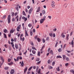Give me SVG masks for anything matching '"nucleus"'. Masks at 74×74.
Returning <instances> with one entry per match:
<instances>
[{"mask_svg": "<svg viewBox=\"0 0 74 74\" xmlns=\"http://www.w3.org/2000/svg\"><path fill=\"white\" fill-rule=\"evenodd\" d=\"M11 19V16L10 15H9L8 16V23H10Z\"/></svg>", "mask_w": 74, "mask_h": 74, "instance_id": "obj_1", "label": "nucleus"}, {"mask_svg": "<svg viewBox=\"0 0 74 74\" xmlns=\"http://www.w3.org/2000/svg\"><path fill=\"white\" fill-rule=\"evenodd\" d=\"M21 25H20L18 27H17L16 30L18 32H19V30L21 29Z\"/></svg>", "mask_w": 74, "mask_h": 74, "instance_id": "obj_2", "label": "nucleus"}, {"mask_svg": "<svg viewBox=\"0 0 74 74\" xmlns=\"http://www.w3.org/2000/svg\"><path fill=\"white\" fill-rule=\"evenodd\" d=\"M33 8H32L30 9L29 10V14H30L32 13V12H33Z\"/></svg>", "mask_w": 74, "mask_h": 74, "instance_id": "obj_3", "label": "nucleus"}, {"mask_svg": "<svg viewBox=\"0 0 74 74\" xmlns=\"http://www.w3.org/2000/svg\"><path fill=\"white\" fill-rule=\"evenodd\" d=\"M22 19L24 20L25 22H26L27 20V18H26L25 16H23L22 17Z\"/></svg>", "mask_w": 74, "mask_h": 74, "instance_id": "obj_4", "label": "nucleus"}, {"mask_svg": "<svg viewBox=\"0 0 74 74\" xmlns=\"http://www.w3.org/2000/svg\"><path fill=\"white\" fill-rule=\"evenodd\" d=\"M15 73V71H14V69H12L11 70V72H10V73L11 74H14Z\"/></svg>", "mask_w": 74, "mask_h": 74, "instance_id": "obj_5", "label": "nucleus"}, {"mask_svg": "<svg viewBox=\"0 0 74 74\" xmlns=\"http://www.w3.org/2000/svg\"><path fill=\"white\" fill-rule=\"evenodd\" d=\"M27 67H26L24 69V74H25V73H26V72L27 71Z\"/></svg>", "mask_w": 74, "mask_h": 74, "instance_id": "obj_6", "label": "nucleus"}, {"mask_svg": "<svg viewBox=\"0 0 74 74\" xmlns=\"http://www.w3.org/2000/svg\"><path fill=\"white\" fill-rule=\"evenodd\" d=\"M13 42H11V46H12V47L14 49H15V47H14V45L13 44Z\"/></svg>", "mask_w": 74, "mask_h": 74, "instance_id": "obj_7", "label": "nucleus"}, {"mask_svg": "<svg viewBox=\"0 0 74 74\" xmlns=\"http://www.w3.org/2000/svg\"><path fill=\"white\" fill-rule=\"evenodd\" d=\"M0 58L1 59V60L2 61V62L3 63L4 62V60L3 59V57L2 56H0Z\"/></svg>", "mask_w": 74, "mask_h": 74, "instance_id": "obj_8", "label": "nucleus"}, {"mask_svg": "<svg viewBox=\"0 0 74 74\" xmlns=\"http://www.w3.org/2000/svg\"><path fill=\"white\" fill-rule=\"evenodd\" d=\"M44 20L43 19H42V18L40 20V24H42V23H44Z\"/></svg>", "mask_w": 74, "mask_h": 74, "instance_id": "obj_9", "label": "nucleus"}, {"mask_svg": "<svg viewBox=\"0 0 74 74\" xmlns=\"http://www.w3.org/2000/svg\"><path fill=\"white\" fill-rule=\"evenodd\" d=\"M15 19L17 20V22H18V20H19V16H17L15 18Z\"/></svg>", "mask_w": 74, "mask_h": 74, "instance_id": "obj_10", "label": "nucleus"}, {"mask_svg": "<svg viewBox=\"0 0 74 74\" xmlns=\"http://www.w3.org/2000/svg\"><path fill=\"white\" fill-rule=\"evenodd\" d=\"M49 53H50L51 55H53V51L52 50H51L49 52Z\"/></svg>", "mask_w": 74, "mask_h": 74, "instance_id": "obj_11", "label": "nucleus"}, {"mask_svg": "<svg viewBox=\"0 0 74 74\" xmlns=\"http://www.w3.org/2000/svg\"><path fill=\"white\" fill-rule=\"evenodd\" d=\"M40 7H39L38 8L37 10L36 11V12H40Z\"/></svg>", "mask_w": 74, "mask_h": 74, "instance_id": "obj_12", "label": "nucleus"}, {"mask_svg": "<svg viewBox=\"0 0 74 74\" xmlns=\"http://www.w3.org/2000/svg\"><path fill=\"white\" fill-rule=\"evenodd\" d=\"M25 36H29L28 34H27V31L26 30H25Z\"/></svg>", "mask_w": 74, "mask_h": 74, "instance_id": "obj_13", "label": "nucleus"}, {"mask_svg": "<svg viewBox=\"0 0 74 74\" xmlns=\"http://www.w3.org/2000/svg\"><path fill=\"white\" fill-rule=\"evenodd\" d=\"M15 47L16 48V49H18V45L16 44L15 45Z\"/></svg>", "mask_w": 74, "mask_h": 74, "instance_id": "obj_14", "label": "nucleus"}, {"mask_svg": "<svg viewBox=\"0 0 74 74\" xmlns=\"http://www.w3.org/2000/svg\"><path fill=\"white\" fill-rule=\"evenodd\" d=\"M14 29L12 28V29H10V33L11 34V33H13L14 32V30H13Z\"/></svg>", "mask_w": 74, "mask_h": 74, "instance_id": "obj_15", "label": "nucleus"}, {"mask_svg": "<svg viewBox=\"0 0 74 74\" xmlns=\"http://www.w3.org/2000/svg\"><path fill=\"white\" fill-rule=\"evenodd\" d=\"M14 64V62H10V63H9L8 64V65H9L10 66H11V65H12Z\"/></svg>", "mask_w": 74, "mask_h": 74, "instance_id": "obj_16", "label": "nucleus"}, {"mask_svg": "<svg viewBox=\"0 0 74 74\" xmlns=\"http://www.w3.org/2000/svg\"><path fill=\"white\" fill-rule=\"evenodd\" d=\"M32 52L33 54H35L36 53V51L34 50H32Z\"/></svg>", "mask_w": 74, "mask_h": 74, "instance_id": "obj_17", "label": "nucleus"}, {"mask_svg": "<svg viewBox=\"0 0 74 74\" xmlns=\"http://www.w3.org/2000/svg\"><path fill=\"white\" fill-rule=\"evenodd\" d=\"M62 57L63 58V60H65V59H66V56L65 55H62Z\"/></svg>", "mask_w": 74, "mask_h": 74, "instance_id": "obj_18", "label": "nucleus"}, {"mask_svg": "<svg viewBox=\"0 0 74 74\" xmlns=\"http://www.w3.org/2000/svg\"><path fill=\"white\" fill-rule=\"evenodd\" d=\"M47 62L48 64H51V63H52V62L50 60H49L47 61Z\"/></svg>", "mask_w": 74, "mask_h": 74, "instance_id": "obj_19", "label": "nucleus"}, {"mask_svg": "<svg viewBox=\"0 0 74 74\" xmlns=\"http://www.w3.org/2000/svg\"><path fill=\"white\" fill-rule=\"evenodd\" d=\"M57 71H60V67L58 66V68L56 69Z\"/></svg>", "mask_w": 74, "mask_h": 74, "instance_id": "obj_20", "label": "nucleus"}, {"mask_svg": "<svg viewBox=\"0 0 74 74\" xmlns=\"http://www.w3.org/2000/svg\"><path fill=\"white\" fill-rule=\"evenodd\" d=\"M38 74H40L41 73V69H39L37 72Z\"/></svg>", "mask_w": 74, "mask_h": 74, "instance_id": "obj_21", "label": "nucleus"}, {"mask_svg": "<svg viewBox=\"0 0 74 74\" xmlns=\"http://www.w3.org/2000/svg\"><path fill=\"white\" fill-rule=\"evenodd\" d=\"M40 61V58H36V62H38V61Z\"/></svg>", "mask_w": 74, "mask_h": 74, "instance_id": "obj_22", "label": "nucleus"}, {"mask_svg": "<svg viewBox=\"0 0 74 74\" xmlns=\"http://www.w3.org/2000/svg\"><path fill=\"white\" fill-rule=\"evenodd\" d=\"M58 51L59 52H61L62 51V49L61 48H60L58 50Z\"/></svg>", "mask_w": 74, "mask_h": 74, "instance_id": "obj_23", "label": "nucleus"}, {"mask_svg": "<svg viewBox=\"0 0 74 74\" xmlns=\"http://www.w3.org/2000/svg\"><path fill=\"white\" fill-rule=\"evenodd\" d=\"M48 67L49 69H53V67H52L50 65H49L48 66Z\"/></svg>", "mask_w": 74, "mask_h": 74, "instance_id": "obj_24", "label": "nucleus"}, {"mask_svg": "<svg viewBox=\"0 0 74 74\" xmlns=\"http://www.w3.org/2000/svg\"><path fill=\"white\" fill-rule=\"evenodd\" d=\"M51 5L52 8H55V5L54 4H52V3H51Z\"/></svg>", "mask_w": 74, "mask_h": 74, "instance_id": "obj_25", "label": "nucleus"}, {"mask_svg": "<svg viewBox=\"0 0 74 74\" xmlns=\"http://www.w3.org/2000/svg\"><path fill=\"white\" fill-rule=\"evenodd\" d=\"M21 65L22 67H23V66H24V64H23V61H22V63L21 64Z\"/></svg>", "mask_w": 74, "mask_h": 74, "instance_id": "obj_26", "label": "nucleus"}, {"mask_svg": "<svg viewBox=\"0 0 74 74\" xmlns=\"http://www.w3.org/2000/svg\"><path fill=\"white\" fill-rule=\"evenodd\" d=\"M70 72H71V73H72L73 74H74V71L72 70L71 69L70 70Z\"/></svg>", "mask_w": 74, "mask_h": 74, "instance_id": "obj_27", "label": "nucleus"}, {"mask_svg": "<svg viewBox=\"0 0 74 74\" xmlns=\"http://www.w3.org/2000/svg\"><path fill=\"white\" fill-rule=\"evenodd\" d=\"M30 36H32V35H33V31H30Z\"/></svg>", "mask_w": 74, "mask_h": 74, "instance_id": "obj_28", "label": "nucleus"}, {"mask_svg": "<svg viewBox=\"0 0 74 74\" xmlns=\"http://www.w3.org/2000/svg\"><path fill=\"white\" fill-rule=\"evenodd\" d=\"M23 15H24V16H26V13H25V12L24 11H23Z\"/></svg>", "mask_w": 74, "mask_h": 74, "instance_id": "obj_29", "label": "nucleus"}, {"mask_svg": "<svg viewBox=\"0 0 74 74\" xmlns=\"http://www.w3.org/2000/svg\"><path fill=\"white\" fill-rule=\"evenodd\" d=\"M69 34H67V36L66 37V40H69Z\"/></svg>", "mask_w": 74, "mask_h": 74, "instance_id": "obj_30", "label": "nucleus"}, {"mask_svg": "<svg viewBox=\"0 0 74 74\" xmlns=\"http://www.w3.org/2000/svg\"><path fill=\"white\" fill-rule=\"evenodd\" d=\"M52 36L53 37H55L56 35H55V33H53L52 34Z\"/></svg>", "mask_w": 74, "mask_h": 74, "instance_id": "obj_31", "label": "nucleus"}, {"mask_svg": "<svg viewBox=\"0 0 74 74\" xmlns=\"http://www.w3.org/2000/svg\"><path fill=\"white\" fill-rule=\"evenodd\" d=\"M28 26L29 27H31L32 26V25L30 24H29L28 25Z\"/></svg>", "mask_w": 74, "mask_h": 74, "instance_id": "obj_32", "label": "nucleus"}, {"mask_svg": "<svg viewBox=\"0 0 74 74\" xmlns=\"http://www.w3.org/2000/svg\"><path fill=\"white\" fill-rule=\"evenodd\" d=\"M33 68V66H32L30 67L28 69V71H30L31 70V69Z\"/></svg>", "mask_w": 74, "mask_h": 74, "instance_id": "obj_33", "label": "nucleus"}, {"mask_svg": "<svg viewBox=\"0 0 74 74\" xmlns=\"http://www.w3.org/2000/svg\"><path fill=\"white\" fill-rule=\"evenodd\" d=\"M22 16H20V17L19 18V21H21V19H22Z\"/></svg>", "mask_w": 74, "mask_h": 74, "instance_id": "obj_34", "label": "nucleus"}, {"mask_svg": "<svg viewBox=\"0 0 74 74\" xmlns=\"http://www.w3.org/2000/svg\"><path fill=\"white\" fill-rule=\"evenodd\" d=\"M37 39L38 42H40V41H41V39H40V38H38Z\"/></svg>", "mask_w": 74, "mask_h": 74, "instance_id": "obj_35", "label": "nucleus"}, {"mask_svg": "<svg viewBox=\"0 0 74 74\" xmlns=\"http://www.w3.org/2000/svg\"><path fill=\"white\" fill-rule=\"evenodd\" d=\"M73 44H74V42H73V40H72L71 42V44L72 45V47H73Z\"/></svg>", "mask_w": 74, "mask_h": 74, "instance_id": "obj_36", "label": "nucleus"}, {"mask_svg": "<svg viewBox=\"0 0 74 74\" xmlns=\"http://www.w3.org/2000/svg\"><path fill=\"white\" fill-rule=\"evenodd\" d=\"M45 18H46V16H43V18H42V19H43V20H44L45 21Z\"/></svg>", "mask_w": 74, "mask_h": 74, "instance_id": "obj_37", "label": "nucleus"}, {"mask_svg": "<svg viewBox=\"0 0 74 74\" xmlns=\"http://www.w3.org/2000/svg\"><path fill=\"white\" fill-rule=\"evenodd\" d=\"M32 49H34L35 50L37 51V49H36L35 47H32Z\"/></svg>", "mask_w": 74, "mask_h": 74, "instance_id": "obj_38", "label": "nucleus"}, {"mask_svg": "<svg viewBox=\"0 0 74 74\" xmlns=\"http://www.w3.org/2000/svg\"><path fill=\"white\" fill-rule=\"evenodd\" d=\"M7 30L6 29H5L3 31V32L5 33H7Z\"/></svg>", "mask_w": 74, "mask_h": 74, "instance_id": "obj_39", "label": "nucleus"}, {"mask_svg": "<svg viewBox=\"0 0 74 74\" xmlns=\"http://www.w3.org/2000/svg\"><path fill=\"white\" fill-rule=\"evenodd\" d=\"M40 63H41V61H40L39 62L36 63V64H37V65H38V64H40Z\"/></svg>", "mask_w": 74, "mask_h": 74, "instance_id": "obj_40", "label": "nucleus"}, {"mask_svg": "<svg viewBox=\"0 0 74 74\" xmlns=\"http://www.w3.org/2000/svg\"><path fill=\"white\" fill-rule=\"evenodd\" d=\"M42 13L43 14H45V10H43L42 11Z\"/></svg>", "mask_w": 74, "mask_h": 74, "instance_id": "obj_41", "label": "nucleus"}, {"mask_svg": "<svg viewBox=\"0 0 74 74\" xmlns=\"http://www.w3.org/2000/svg\"><path fill=\"white\" fill-rule=\"evenodd\" d=\"M55 62H53L52 63V65L53 66H54V65H55Z\"/></svg>", "mask_w": 74, "mask_h": 74, "instance_id": "obj_42", "label": "nucleus"}, {"mask_svg": "<svg viewBox=\"0 0 74 74\" xmlns=\"http://www.w3.org/2000/svg\"><path fill=\"white\" fill-rule=\"evenodd\" d=\"M57 58H62V57H61V56H57Z\"/></svg>", "mask_w": 74, "mask_h": 74, "instance_id": "obj_43", "label": "nucleus"}, {"mask_svg": "<svg viewBox=\"0 0 74 74\" xmlns=\"http://www.w3.org/2000/svg\"><path fill=\"white\" fill-rule=\"evenodd\" d=\"M22 26H23V30H24V29H25V26H24V23H22Z\"/></svg>", "mask_w": 74, "mask_h": 74, "instance_id": "obj_44", "label": "nucleus"}, {"mask_svg": "<svg viewBox=\"0 0 74 74\" xmlns=\"http://www.w3.org/2000/svg\"><path fill=\"white\" fill-rule=\"evenodd\" d=\"M38 56H40V51L38 52Z\"/></svg>", "mask_w": 74, "mask_h": 74, "instance_id": "obj_45", "label": "nucleus"}, {"mask_svg": "<svg viewBox=\"0 0 74 74\" xmlns=\"http://www.w3.org/2000/svg\"><path fill=\"white\" fill-rule=\"evenodd\" d=\"M11 33H9V34H8V36L9 37H11Z\"/></svg>", "mask_w": 74, "mask_h": 74, "instance_id": "obj_46", "label": "nucleus"}, {"mask_svg": "<svg viewBox=\"0 0 74 74\" xmlns=\"http://www.w3.org/2000/svg\"><path fill=\"white\" fill-rule=\"evenodd\" d=\"M44 48H45V46L43 45L41 49V51H42V50L43 49H44Z\"/></svg>", "mask_w": 74, "mask_h": 74, "instance_id": "obj_47", "label": "nucleus"}, {"mask_svg": "<svg viewBox=\"0 0 74 74\" xmlns=\"http://www.w3.org/2000/svg\"><path fill=\"white\" fill-rule=\"evenodd\" d=\"M42 42L43 43H45V39H44L43 38L42 39Z\"/></svg>", "mask_w": 74, "mask_h": 74, "instance_id": "obj_48", "label": "nucleus"}, {"mask_svg": "<svg viewBox=\"0 0 74 74\" xmlns=\"http://www.w3.org/2000/svg\"><path fill=\"white\" fill-rule=\"evenodd\" d=\"M4 38H7V35L5 33L4 34Z\"/></svg>", "mask_w": 74, "mask_h": 74, "instance_id": "obj_49", "label": "nucleus"}, {"mask_svg": "<svg viewBox=\"0 0 74 74\" xmlns=\"http://www.w3.org/2000/svg\"><path fill=\"white\" fill-rule=\"evenodd\" d=\"M12 16H14V15H15V14L14 13V12H12Z\"/></svg>", "mask_w": 74, "mask_h": 74, "instance_id": "obj_50", "label": "nucleus"}, {"mask_svg": "<svg viewBox=\"0 0 74 74\" xmlns=\"http://www.w3.org/2000/svg\"><path fill=\"white\" fill-rule=\"evenodd\" d=\"M49 35L50 37H52V33H50L49 34Z\"/></svg>", "mask_w": 74, "mask_h": 74, "instance_id": "obj_51", "label": "nucleus"}, {"mask_svg": "<svg viewBox=\"0 0 74 74\" xmlns=\"http://www.w3.org/2000/svg\"><path fill=\"white\" fill-rule=\"evenodd\" d=\"M9 69V67H5V68L4 69L5 70H8Z\"/></svg>", "mask_w": 74, "mask_h": 74, "instance_id": "obj_52", "label": "nucleus"}, {"mask_svg": "<svg viewBox=\"0 0 74 74\" xmlns=\"http://www.w3.org/2000/svg\"><path fill=\"white\" fill-rule=\"evenodd\" d=\"M31 44L32 45V46H33L34 45V43H33V42H31Z\"/></svg>", "mask_w": 74, "mask_h": 74, "instance_id": "obj_53", "label": "nucleus"}, {"mask_svg": "<svg viewBox=\"0 0 74 74\" xmlns=\"http://www.w3.org/2000/svg\"><path fill=\"white\" fill-rule=\"evenodd\" d=\"M38 66H37L36 69V72H37V71H38Z\"/></svg>", "mask_w": 74, "mask_h": 74, "instance_id": "obj_54", "label": "nucleus"}, {"mask_svg": "<svg viewBox=\"0 0 74 74\" xmlns=\"http://www.w3.org/2000/svg\"><path fill=\"white\" fill-rule=\"evenodd\" d=\"M49 37H47V38H46V41H48L49 40Z\"/></svg>", "mask_w": 74, "mask_h": 74, "instance_id": "obj_55", "label": "nucleus"}, {"mask_svg": "<svg viewBox=\"0 0 74 74\" xmlns=\"http://www.w3.org/2000/svg\"><path fill=\"white\" fill-rule=\"evenodd\" d=\"M12 22H14L15 21V18H13L12 19Z\"/></svg>", "mask_w": 74, "mask_h": 74, "instance_id": "obj_56", "label": "nucleus"}, {"mask_svg": "<svg viewBox=\"0 0 74 74\" xmlns=\"http://www.w3.org/2000/svg\"><path fill=\"white\" fill-rule=\"evenodd\" d=\"M11 59H8V62H11Z\"/></svg>", "mask_w": 74, "mask_h": 74, "instance_id": "obj_57", "label": "nucleus"}, {"mask_svg": "<svg viewBox=\"0 0 74 74\" xmlns=\"http://www.w3.org/2000/svg\"><path fill=\"white\" fill-rule=\"evenodd\" d=\"M59 44V43L58 42H57L56 43V45L55 46V47H56L57 46V45Z\"/></svg>", "mask_w": 74, "mask_h": 74, "instance_id": "obj_58", "label": "nucleus"}, {"mask_svg": "<svg viewBox=\"0 0 74 74\" xmlns=\"http://www.w3.org/2000/svg\"><path fill=\"white\" fill-rule=\"evenodd\" d=\"M50 50H51V48H49L48 49L47 52H49L50 51Z\"/></svg>", "mask_w": 74, "mask_h": 74, "instance_id": "obj_59", "label": "nucleus"}, {"mask_svg": "<svg viewBox=\"0 0 74 74\" xmlns=\"http://www.w3.org/2000/svg\"><path fill=\"white\" fill-rule=\"evenodd\" d=\"M14 42H16V38H14Z\"/></svg>", "mask_w": 74, "mask_h": 74, "instance_id": "obj_60", "label": "nucleus"}, {"mask_svg": "<svg viewBox=\"0 0 74 74\" xmlns=\"http://www.w3.org/2000/svg\"><path fill=\"white\" fill-rule=\"evenodd\" d=\"M19 59L20 60H21V59H22V58L21 56H20L19 57Z\"/></svg>", "mask_w": 74, "mask_h": 74, "instance_id": "obj_61", "label": "nucleus"}, {"mask_svg": "<svg viewBox=\"0 0 74 74\" xmlns=\"http://www.w3.org/2000/svg\"><path fill=\"white\" fill-rule=\"evenodd\" d=\"M48 18H49V19H51V18H52V17L51 16H48Z\"/></svg>", "mask_w": 74, "mask_h": 74, "instance_id": "obj_62", "label": "nucleus"}, {"mask_svg": "<svg viewBox=\"0 0 74 74\" xmlns=\"http://www.w3.org/2000/svg\"><path fill=\"white\" fill-rule=\"evenodd\" d=\"M66 60L67 61H69V58L66 57Z\"/></svg>", "mask_w": 74, "mask_h": 74, "instance_id": "obj_63", "label": "nucleus"}, {"mask_svg": "<svg viewBox=\"0 0 74 74\" xmlns=\"http://www.w3.org/2000/svg\"><path fill=\"white\" fill-rule=\"evenodd\" d=\"M27 9H29V8H30V6L29 5H28V6H27Z\"/></svg>", "mask_w": 74, "mask_h": 74, "instance_id": "obj_64", "label": "nucleus"}]
</instances>
